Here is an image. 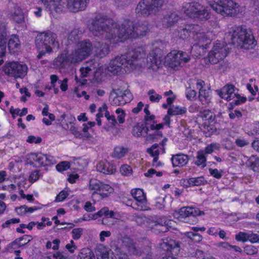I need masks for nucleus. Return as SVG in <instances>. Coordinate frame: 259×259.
I'll use <instances>...</instances> for the list:
<instances>
[{
  "instance_id": "nucleus-60",
  "label": "nucleus",
  "mask_w": 259,
  "mask_h": 259,
  "mask_svg": "<svg viewBox=\"0 0 259 259\" xmlns=\"http://www.w3.org/2000/svg\"><path fill=\"white\" fill-rule=\"evenodd\" d=\"M208 46V43L207 42L206 44H198L194 45L193 47H192V50H199V54L198 55H201V54H203L205 52V50L207 48V47Z\"/></svg>"
},
{
  "instance_id": "nucleus-31",
  "label": "nucleus",
  "mask_w": 259,
  "mask_h": 259,
  "mask_svg": "<svg viewBox=\"0 0 259 259\" xmlns=\"http://www.w3.org/2000/svg\"><path fill=\"white\" fill-rule=\"evenodd\" d=\"M96 253L98 259H117L116 256L113 253V250H112L111 254L109 255L107 249L104 247L97 248Z\"/></svg>"
},
{
  "instance_id": "nucleus-9",
  "label": "nucleus",
  "mask_w": 259,
  "mask_h": 259,
  "mask_svg": "<svg viewBox=\"0 0 259 259\" xmlns=\"http://www.w3.org/2000/svg\"><path fill=\"white\" fill-rule=\"evenodd\" d=\"M27 66L17 62L6 63L3 66V71L9 77L23 78L27 74Z\"/></svg>"
},
{
  "instance_id": "nucleus-62",
  "label": "nucleus",
  "mask_w": 259,
  "mask_h": 259,
  "mask_svg": "<svg viewBox=\"0 0 259 259\" xmlns=\"http://www.w3.org/2000/svg\"><path fill=\"white\" fill-rule=\"evenodd\" d=\"M247 241L252 243H255L259 241V235L252 232L248 233Z\"/></svg>"
},
{
  "instance_id": "nucleus-53",
  "label": "nucleus",
  "mask_w": 259,
  "mask_h": 259,
  "mask_svg": "<svg viewBox=\"0 0 259 259\" xmlns=\"http://www.w3.org/2000/svg\"><path fill=\"white\" fill-rule=\"evenodd\" d=\"M244 251L248 255H253L257 253L258 249L253 245H247L244 247Z\"/></svg>"
},
{
  "instance_id": "nucleus-35",
  "label": "nucleus",
  "mask_w": 259,
  "mask_h": 259,
  "mask_svg": "<svg viewBox=\"0 0 259 259\" xmlns=\"http://www.w3.org/2000/svg\"><path fill=\"white\" fill-rule=\"evenodd\" d=\"M77 259H95V256L90 249L84 248L78 253Z\"/></svg>"
},
{
  "instance_id": "nucleus-33",
  "label": "nucleus",
  "mask_w": 259,
  "mask_h": 259,
  "mask_svg": "<svg viewBox=\"0 0 259 259\" xmlns=\"http://www.w3.org/2000/svg\"><path fill=\"white\" fill-rule=\"evenodd\" d=\"M246 165L254 171H259V158L255 155L251 156L246 162Z\"/></svg>"
},
{
  "instance_id": "nucleus-17",
  "label": "nucleus",
  "mask_w": 259,
  "mask_h": 259,
  "mask_svg": "<svg viewBox=\"0 0 259 259\" xmlns=\"http://www.w3.org/2000/svg\"><path fill=\"white\" fill-rule=\"evenodd\" d=\"M181 244L179 241L171 239H166V240H162L161 242L159 243V248L167 253L171 250H173V251L176 250L175 252L177 253L178 251L180 250Z\"/></svg>"
},
{
  "instance_id": "nucleus-30",
  "label": "nucleus",
  "mask_w": 259,
  "mask_h": 259,
  "mask_svg": "<svg viewBox=\"0 0 259 259\" xmlns=\"http://www.w3.org/2000/svg\"><path fill=\"white\" fill-rule=\"evenodd\" d=\"M95 48L96 55L100 58L105 56L109 52V47L106 43L98 41L95 45Z\"/></svg>"
},
{
  "instance_id": "nucleus-45",
  "label": "nucleus",
  "mask_w": 259,
  "mask_h": 259,
  "mask_svg": "<svg viewBox=\"0 0 259 259\" xmlns=\"http://www.w3.org/2000/svg\"><path fill=\"white\" fill-rule=\"evenodd\" d=\"M128 150L127 148L123 147H117L115 148L114 151V157L117 158H120L125 155Z\"/></svg>"
},
{
  "instance_id": "nucleus-12",
  "label": "nucleus",
  "mask_w": 259,
  "mask_h": 259,
  "mask_svg": "<svg viewBox=\"0 0 259 259\" xmlns=\"http://www.w3.org/2000/svg\"><path fill=\"white\" fill-rule=\"evenodd\" d=\"M28 160L30 165L33 164L32 161L36 162V166H45L53 165L56 163L54 157L50 155L42 154L41 153H31L28 155Z\"/></svg>"
},
{
  "instance_id": "nucleus-54",
  "label": "nucleus",
  "mask_w": 259,
  "mask_h": 259,
  "mask_svg": "<svg viewBox=\"0 0 259 259\" xmlns=\"http://www.w3.org/2000/svg\"><path fill=\"white\" fill-rule=\"evenodd\" d=\"M120 171L122 175L128 176L132 174V169L129 165H123L120 167Z\"/></svg>"
},
{
  "instance_id": "nucleus-10",
  "label": "nucleus",
  "mask_w": 259,
  "mask_h": 259,
  "mask_svg": "<svg viewBox=\"0 0 259 259\" xmlns=\"http://www.w3.org/2000/svg\"><path fill=\"white\" fill-rule=\"evenodd\" d=\"M228 48L221 43H217L208 54V58H205L206 64H217L224 59L227 55Z\"/></svg>"
},
{
  "instance_id": "nucleus-61",
  "label": "nucleus",
  "mask_w": 259,
  "mask_h": 259,
  "mask_svg": "<svg viewBox=\"0 0 259 259\" xmlns=\"http://www.w3.org/2000/svg\"><path fill=\"white\" fill-rule=\"evenodd\" d=\"M69 193L68 192L62 190L61 191L58 195H57L55 199L56 202H61L65 200L68 196Z\"/></svg>"
},
{
  "instance_id": "nucleus-13",
  "label": "nucleus",
  "mask_w": 259,
  "mask_h": 259,
  "mask_svg": "<svg viewBox=\"0 0 259 259\" xmlns=\"http://www.w3.org/2000/svg\"><path fill=\"white\" fill-rule=\"evenodd\" d=\"M89 188L91 190H95V193L100 194L102 198L107 197L113 192V189L109 185L103 184L96 179L90 181Z\"/></svg>"
},
{
  "instance_id": "nucleus-18",
  "label": "nucleus",
  "mask_w": 259,
  "mask_h": 259,
  "mask_svg": "<svg viewBox=\"0 0 259 259\" xmlns=\"http://www.w3.org/2000/svg\"><path fill=\"white\" fill-rule=\"evenodd\" d=\"M150 225L152 232L156 234L165 233L168 231L166 222L161 219L152 221Z\"/></svg>"
},
{
  "instance_id": "nucleus-43",
  "label": "nucleus",
  "mask_w": 259,
  "mask_h": 259,
  "mask_svg": "<svg viewBox=\"0 0 259 259\" xmlns=\"http://www.w3.org/2000/svg\"><path fill=\"white\" fill-rule=\"evenodd\" d=\"M163 136V134L161 131H154L152 134H146V139L148 141H157L159 138Z\"/></svg>"
},
{
  "instance_id": "nucleus-56",
  "label": "nucleus",
  "mask_w": 259,
  "mask_h": 259,
  "mask_svg": "<svg viewBox=\"0 0 259 259\" xmlns=\"http://www.w3.org/2000/svg\"><path fill=\"white\" fill-rule=\"evenodd\" d=\"M83 229L80 228L73 229L72 231V238L74 240L79 239L82 234Z\"/></svg>"
},
{
  "instance_id": "nucleus-27",
  "label": "nucleus",
  "mask_w": 259,
  "mask_h": 259,
  "mask_svg": "<svg viewBox=\"0 0 259 259\" xmlns=\"http://www.w3.org/2000/svg\"><path fill=\"white\" fill-rule=\"evenodd\" d=\"M189 160V156L182 153L172 155L171 158V161L174 167L183 166L187 164Z\"/></svg>"
},
{
  "instance_id": "nucleus-63",
  "label": "nucleus",
  "mask_w": 259,
  "mask_h": 259,
  "mask_svg": "<svg viewBox=\"0 0 259 259\" xmlns=\"http://www.w3.org/2000/svg\"><path fill=\"white\" fill-rule=\"evenodd\" d=\"M116 113L118 114L117 120L120 123H122L124 122L125 113L124 111L121 108H118L116 110Z\"/></svg>"
},
{
  "instance_id": "nucleus-2",
  "label": "nucleus",
  "mask_w": 259,
  "mask_h": 259,
  "mask_svg": "<svg viewBox=\"0 0 259 259\" xmlns=\"http://www.w3.org/2000/svg\"><path fill=\"white\" fill-rule=\"evenodd\" d=\"M142 48H135L127 53L116 56L112 59L108 67V70L114 74H117L122 67L134 69L141 67V59L143 56Z\"/></svg>"
},
{
  "instance_id": "nucleus-32",
  "label": "nucleus",
  "mask_w": 259,
  "mask_h": 259,
  "mask_svg": "<svg viewBox=\"0 0 259 259\" xmlns=\"http://www.w3.org/2000/svg\"><path fill=\"white\" fill-rule=\"evenodd\" d=\"M196 161L194 162L195 165L204 168L206 166V156L202 150H199L197 152Z\"/></svg>"
},
{
  "instance_id": "nucleus-28",
  "label": "nucleus",
  "mask_w": 259,
  "mask_h": 259,
  "mask_svg": "<svg viewBox=\"0 0 259 259\" xmlns=\"http://www.w3.org/2000/svg\"><path fill=\"white\" fill-rule=\"evenodd\" d=\"M88 0H70L69 11L77 12L84 10L87 7Z\"/></svg>"
},
{
  "instance_id": "nucleus-6",
  "label": "nucleus",
  "mask_w": 259,
  "mask_h": 259,
  "mask_svg": "<svg viewBox=\"0 0 259 259\" xmlns=\"http://www.w3.org/2000/svg\"><path fill=\"white\" fill-rule=\"evenodd\" d=\"M93 49V45L89 39L78 42L74 50L70 54L71 61L77 63L84 60L91 54Z\"/></svg>"
},
{
  "instance_id": "nucleus-21",
  "label": "nucleus",
  "mask_w": 259,
  "mask_h": 259,
  "mask_svg": "<svg viewBox=\"0 0 259 259\" xmlns=\"http://www.w3.org/2000/svg\"><path fill=\"white\" fill-rule=\"evenodd\" d=\"M235 89L234 85L228 84L221 89L219 95L221 98L230 101L236 96L237 93L235 92Z\"/></svg>"
},
{
  "instance_id": "nucleus-11",
  "label": "nucleus",
  "mask_w": 259,
  "mask_h": 259,
  "mask_svg": "<svg viewBox=\"0 0 259 259\" xmlns=\"http://www.w3.org/2000/svg\"><path fill=\"white\" fill-rule=\"evenodd\" d=\"M131 194L135 201L131 202L130 206L136 210H146L147 199L143 190L139 188L134 189L131 190Z\"/></svg>"
},
{
  "instance_id": "nucleus-46",
  "label": "nucleus",
  "mask_w": 259,
  "mask_h": 259,
  "mask_svg": "<svg viewBox=\"0 0 259 259\" xmlns=\"http://www.w3.org/2000/svg\"><path fill=\"white\" fill-rule=\"evenodd\" d=\"M201 116L208 122H212L214 121L215 115L211 111L209 110H205L203 112H201Z\"/></svg>"
},
{
  "instance_id": "nucleus-49",
  "label": "nucleus",
  "mask_w": 259,
  "mask_h": 259,
  "mask_svg": "<svg viewBox=\"0 0 259 259\" xmlns=\"http://www.w3.org/2000/svg\"><path fill=\"white\" fill-rule=\"evenodd\" d=\"M191 182H192L191 185L192 186H199L207 184V181L203 176L196 178H191Z\"/></svg>"
},
{
  "instance_id": "nucleus-4",
  "label": "nucleus",
  "mask_w": 259,
  "mask_h": 259,
  "mask_svg": "<svg viewBox=\"0 0 259 259\" xmlns=\"http://www.w3.org/2000/svg\"><path fill=\"white\" fill-rule=\"evenodd\" d=\"M185 8V14L190 18L203 21L207 20L210 17V15L206 8L198 2L187 3Z\"/></svg>"
},
{
  "instance_id": "nucleus-48",
  "label": "nucleus",
  "mask_w": 259,
  "mask_h": 259,
  "mask_svg": "<svg viewBox=\"0 0 259 259\" xmlns=\"http://www.w3.org/2000/svg\"><path fill=\"white\" fill-rule=\"evenodd\" d=\"M220 147V145L218 143H211L207 145L202 151L205 155L209 154L213 152L214 150H219Z\"/></svg>"
},
{
  "instance_id": "nucleus-25",
  "label": "nucleus",
  "mask_w": 259,
  "mask_h": 259,
  "mask_svg": "<svg viewBox=\"0 0 259 259\" xmlns=\"http://www.w3.org/2000/svg\"><path fill=\"white\" fill-rule=\"evenodd\" d=\"M98 171L104 174L110 175L116 171L115 166L108 161H101L97 165Z\"/></svg>"
},
{
  "instance_id": "nucleus-7",
  "label": "nucleus",
  "mask_w": 259,
  "mask_h": 259,
  "mask_svg": "<svg viewBox=\"0 0 259 259\" xmlns=\"http://www.w3.org/2000/svg\"><path fill=\"white\" fill-rule=\"evenodd\" d=\"M238 6L233 0H217L211 5V7L222 15L232 16L236 14Z\"/></svg>"
},
{
  "instance_id": "nucleus-64",
  "label": "nucleus",
  "mask_w": 259,
  "mask_h": 259,
  "mask_svg": "<svg viewBox=\"0 0 259 259\" xmlns=\"http://www.w3.org/2000/svg\"><path fill=\"white\" fill-rule=\"evenodd\" d=\"M236 145L239 147H243L249 145V142L243 138H238L235 140Z\"/></svg>"
},
{
  "instance_id": "nucleus-40",
  "label": "nucleus",
  "mask_w": 259,
  "mask_h": 259,
  "mask_svg": "<svg viewBox=\"0 0 259 259\" xmlns=\"http://www.w3.org/2000/svg\"><path fill=\"white\" fill-rule=\"evenodd\" d=\"M112 250L117 259H130L128 255L122 249L117 246H112Z\"/></svg>"
},
{
  "instance_id": "nucleus-39",
  "label": "nucleus",
  "mask_w": 259,
  "mask_h": 259,
  "mask_svg": "<svg viewBox=\"0 0 259 259\" xmlns=\"http://www.w3.org/2000/svg\"><path fill=\"white\" fill-rule=\"evenodd\" d=\"M186 111L185 107L180 108L177 106H173L168 109L167 113L170 115H182L185 113Z\"/></svg>"
},
{
  "instance_id": "nucleus-59",
  "label": "nucleus",
  "mask_w": 259,
  "mask_h": 259,
  "mask_svg": "<svg viewBox=\"0 0 259 259\" xmlns=\"http://www.w3.org/2000/svg\"><path fill=\"white\" fill-rule=\"evenodd\" d=\"M248 233L240 232L236 235L235 239L239 241L245 242L247 241Z\"/></svg>"
},
{
  "instance_id": "nucleus-5",
  "label": "nucleus",
  "mask_w": 259,
  "mask_h": 259,
  "mask_svg": "<svg viewBox=\"0 0 259 259\" xmlns=\"http://www.w3.org/2000/svg\"><path fill=\"white\" fill-rule=\"evenodd\" d=\"M163 3L164 0H141L137 5L136 12L138 16H148L157 12Z\"/></svg>"
},
{
  "instance_id": "nucleus-19",
  "label": "nucleus",
  "mask_w": 259,
  "mask_h": 259,
  "mask_svg": "<svg viewBox=\"0 0 259 259\" xmlns=\"http://www.w3.org/2000/svg\"><path fill=\"white\" fill-rule=\"evenodd\" d=\"M180 216L182 218H194L197 215H201L204 214V211L200 210L198 208L193 207H183L179 211Z\"/></svg>"
},
{
  "instance_id": "nucleus-51",
  "label": "nucleus",
  "mask_w": 259,
  "mask_h": 259,
  "mask_svg": "<svg viewBox=\"0 0 259 259\" xmlns=\"http://www.w3.org/2000/svg\"><path fill=\"white\" fill-rule=\"evenodd\" d=\"M70 167V163L68 161H62L56 166L57 170L60 172L68 169Z\"/></svg>"
},
{
  "instance_id": "nucleus-3",
  "label": "nucleus",
  "mask_w": 259,
  "mask_h": 259,
  "mask_svg": "<svg viewBox=\"0 0 259 259\" xmlns=\"http://www.w3.org/2000/svg\"><path fill=\"white\" fill-rule=\"evenodd\" d=\"M229 44L240 46L246 50L253 49L257 44L252 32L249 28L238 26L233 28L232 32H230L226 36Z\"/></svg>"
},
{
  "instance_id": "nucleus-29",
  "label": "nucleus",
  "mask_w": 259,
  "mask_h": 259,
  "mask_svg": "<svg viewBox=\"0 0 259 259\" xmlns=\"http://www.w3.org/2000/svg\"><path fill=\"white\" fill-rule=\"evenodd\" d=\"M44 33V35L46 38V41H47V44L48 46H52L53 48H58L59 47V44L57 39V36L56 34L51 32V31H47L42 32Z\"/></svg>"
},
{
  "instance_id": "nucleus-16",
  "label": "nucleus",
  "mask_w": 259,
  "mask_h": 259,
  "mask_svg": "<svg viewBox=\"0 0 259 259\" xmlns=\"http://www.w3.org/2000/svg\"><path fill=\"white\" fill-rule=\"evenodd\" d=\"M123 245L125 247L130 254L140 256L143 255V247H139L130 238H125L122 241Z\"/></svg>"
},
{
  "instance_id": "nucleus-50",
  "label": "nucleus",
  "mask_w": 259,
  "mask_h": 259,
  "mask_svg": "<svg viewBox=\"0 0 259 259\" xmlns=\"http://www.w3.org/2000/svg\"><path fill=\"white\" fill-rule=\"evenodd\" d=\"M26 237L27 236H22L20 238L16 239L14 241L9 244V247L15 249L24 246L25 244H26V243H22L21 241H22V240L24 239H25Z\"/></svg>"
},
{
  "instance_id": "nucleus-34",
  "label": "nucleus",
  "mask_w": 259,
  "mask_h": 259,
  "mask_svg": "<svg viewBox=\"0 0 259 259\" xmlns=\"http://www.w3.org/2000/svg\"><path fill=\"white\" fill-rule=\"evenodd\" d=\"M199 99L202 104L208 105L210 102L211 96L209 90H203L199 92Z\"/></svg>"
},
{
  "instance_id": "nucleus-44",
  "label": "nucleus",
  "mask_w": 259,
  "mask_h": 259,
  "mask_svg": "<svg viewBox=\"0 0 259 259\" xmlns=\"http://www.w3.org/2000/svg\"><path fill=\"white\" fill-rule=\"evenodd\" d=\"M81 32L77 29H74L71 31L68 36V39L72 42H77L80 37Z\"/></svg>"
},
{
  "instance_id": "nucleus-58",
  "label": "nucleus",
  "mask_w": 259,
  "mask_h": 259,
  "mask_svg": "<svg viewBox=\"0 0 259 259\" xmlns=\"http://www.w3.org/2000/svg\"><path fill=\"white\" fill-rule=\"evenodd\" d=\"M146 125L142 126H136L133 128V134L135 136L140 137L142 135L143 131L145 132Z\"/></svg>"
},
{
  "instance_id": "nucleus-15",
  "label": "nucleus",
  "mask_w": 259,
  "mask_h": 259,
  "mask_svg": "<svg viewBox=\"0 0 259 259\" xmlns=\"http://www.w3.org/2000/svg\"><path fill=\"white\" fill-rule=\"evenodd\" d=\"M161 51L155 49L151 51L147 57V65L149 68L153 70H157L161 65Z\"/></svg>"
},
{
  "instance_id": "nucleus-8",
  "label": "nucleus",
  "mask_w": 259,
  "mask_h": 259,
  "mask_svg": "<svg viewBox=\"0 0 259 259\" xmlns=\"http://www.w3.org/2000/svg\"><path fill=\"white\" fill-rule=\"evenodd\" d=\"M165 63L169 67L177 69L181 65L182 61L188 62L190 57L185 52L173 50L169 53L165 58Z\"/></svg>"
},
{
  "instance_id": "nucleus-55",
  "label": "nucleus",
  "mask_w": 259,
  "mask_h": 259,
  "mask_svg": "<svg viewBox=\"0 0 259 259\" xmlns=\"http://www.w3.org/2000/svg\"><path fill=\"white\" fill-rule=\"evenodd\" d=\"M142 255H145L143 257L142 259H153L152 257V254L151 252V247L148 245L144 246Z\"/></svg>"
},
{
  "instance_id": "nucleus-24",
  "label": "nucleus",
  "mask_w": 259,
  "mask_h": 259,
  "mask_svg": "<svg viewBox=\"0 0 259 259\" xmlns=\"http://www.w3.org/2000/svg\"><path fill=\"white\" fill-rule=\"evenodd\" d=\"M9 18L17 23H21L24 19V16L21 9L17 6H14L8 12Z\"/></svg>"
},
{
  "instance_id": "nucleus-26",
  "label": "nucleus",
  "mask_w": 259,
  "mask_h": 259,
  "mask_svg": "<svg viewBox=\"0 0 259 259\" xmlns=\"http://www.w3.org/2000/svg\"><path fill=\"white\" fill-rule=\"evenodd\" d=\"M53 4H51V8L49 10L51 13L53 11L60 13L65 11L66 9L69 10L70 1L68 0H56Z\"/></svg>"
},
{
  "instance_id": "nucleus-42",
  "label": "nucleus",
  "mask_w": 259,
  "mask_h": 259,
  "mask_svg": "<svg viewBox=\"0 0 259 259\" xmlns=\"http://www.w3.org/2000/svg\"><path fill=\"white\" fill-rule=\"evenodd\" d=\"M19 40L16 35H12L9 39L8 42V47L10 50H14L17 48L20 44L19 43Z\"/></svg>"
},
{
  "instance_id": "nucleus-22",
  "label": "nucleus",
  "mask_w": 259,
  "mask_h": 259,
  "mask_svg": "<svg viewBox=\"0 0 259 259\" xmlns=\"http://www.w3.org/2000/svg\"><path fill=\"white\" fill-rule=\"evenodd\" d=\"M70 58V54L67 55L66 53H61L54 60V65L60 69L65 68L69 63H75V62H72Z\"/></svg>"
},
{
  "instance_id": "nucleus-37",
  "label": "nucleus",
  "mask_w": 259,
  "mask_h": 259,
  "mask_svg": "<svg viewBox=\"0 0 259 259\" xmlns=\"http://www.w3.org/2000/svg\"><path fill=\"white\" fill-rule=\"evenodd\" d=\"M7 34L5 32L2 33L0 35V57L2 58L5 55L7 47L6 38Z\"/></svg>"
},
{
  "instance_id": "nucleus-38",
  "label": "nucleus",
  "mask_w": 259,
  "mask_h": 259,
  "mask_svg": "<svg viewBox=\"0 0 259 259\" xmlns=\"http://www.w3.org/2000/svg\"><path fill=\"white\" fill-rule=\"evenodd\" d=\"M146 129L145 133L147 134L148 132L151 131H159L160 130L163 129L164 127L163 123H157V121L154 120L153 121L152 124H149L148 122H146Z\"/></svg>"
},
{
  "instance_id": "nucleus-47",
  "label": "nucleus",
  "mask_w": 259,
  "mask_h": 259,
  "mask_svg": "<svg viewBox=\"0 0 259 259\" xmlns=\"http://www.w3.org/2000/svg\"><path fill=\"white\" fill-rule=\"evenodd\" d=\"M217 128L213 124L205 125L203 127V133L205 137H210L214 132H215Z\"/></svg>"
},
{
  "instance_id": "nucleus-57",
  "label": "nucleus",
  "mask_w": 259,
  "mask_h": 259,
  "mask_svg": "<svg viewBox=\"0 0 259 259\" xmlns=\"http://www.w3.org/2000/svg\"><path fill=\"white\" fill-rule=\"evenodd\" d=\"M197 93L195 90L191 89H187L186 92V98L190 101L196 99Z\"/></svg>"
},
{
  "instance_id": "nucleus-36",
  "label": "nucleus",
  "mask_w": 259,
  "mask_h": 259,
  "mask_svg": "<svg viewBox=\"0 0 259 259\" xmlns=\"http://www.w3.org/2000/svg\"><path fill=\"white\" fill-rule=\"evenodd\" d=\"M108 212V207H105L102 208L97 212L95 213L94 214H89V219L85 218V217H83L82 218V220L83 221H90L91 220H96L103 215L106 216L107 215V212Z\"/></svg>"
},
{
  "instance_id": "nucleus-14",
  "label": "nucleus",
  "mask_w": 259,
  "mask_h": 259,
  "mask_svg": "<svg viewBox=\"0 0 259 259\" xmlns=\"http://www.w3.org/2000/svg\"><path fill=\"white\" fill-rule=\"evenodd\" d=\"M44 33L38 34L35 39V44L36 48L39 51V53L37 56L38 59H40L45 56L46 53H50L52 52V48L48 46Z\"/></svg>"
},
{
  "instance_id": "nucleus-20",
  "label": "nucleus",
  "mask_w": 259,
  "mask_h": 259,
  "mask_svg": "<svg viewBox=\"0 0 259 259\" xmlns=\"http://www.w3.org/2000/svg\"><path fill=\"white\" fill-rule=\"evenodd\" d=\"M134 32L133 34L134 38L143 36L149 31L148 23L147 21H139L134 24Z\"/></svg>"
},
{
  "instance_id": "nucleus-52",
  "label": "nucleus",
  "mask_w": 259,
  "mask_h": 259,
  "mask_svg": "<svg viewBox=\"0 0 259 259\" xmlns=\"http://www.w3.org/2000/svg\"><path fill=\"white\" fill-rule=\"evenodd\" d=\"M208 170L210 175L217 179H221L223 176V171L222 170H219L217 168L212 169L211 168H209Z\"/></svg>"
},
{
  "instance_id": "nucleus-1",
  "label": "nucleus",
  "mask_w": 259,
  "mask_h": 259,
  "mask_svg": "<svg viewBox=\"0 0 259 259\" xmlns=\"http://www.w3.org/2000/svg\"><path fill=\"white\" fill-rule=\"evenodd\" d=\"M117 26L113 19L105 16H97L93 20L90 29L95 36L109 40L110 42L117 36L123 39L134 38L133 22L125 20L118 27Z\"/></svg>"
},
{
  "instance_id": "nucleus-41",
  "label": "nucleus",
  "mask_w": 259,
  "mask_h": 259,
  "mask_svg": "<svg viewBox=\"0 0 259 259\" xmlns=\"http://www.w3.org/2000/svg\"><path fill=\"white\" fill-rule=\"evenodd\" d=\"M116 97L114 98L112 104H115L117 106H120L122 105H125L126 103H128L126 100L123 99V98L121 96L120 90H117L116 92Z\"/></svg>"
},
{
  "instance_id": "nucleus-23",
  "label": "nucleus",
  "mask_w": 259,
  "mask_h": 259,
  "mask_svg": "<svg viewBox=\"0 0 259 259\" xmlns=\"http://www.w3.org/2000/svg\"><path fill=\"white\" fill-rule=\"evenodd\" d=\"M180 19V16L176 12H170L166 14L162 19V25L165 27L175 25Z\"/></svg>"
}]
</instances>
